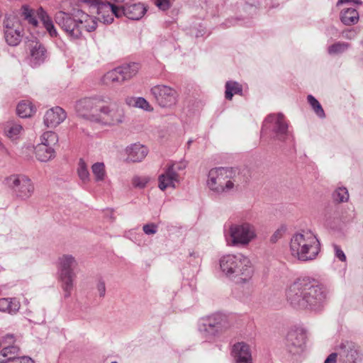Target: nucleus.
<instances>
[{
	"instance_id": "nucleus-1",
	"label": "nucleus",
	"mask_w": 363,
	"mask_h": 363,
	"mask_svg": "<svg viewBox=\"0 0 363 363\" xmlns=\"http://www.w3.org/2000/svg\"><path fill=\"white\" fill-rule=\"evenodd\" d=\"M286 299L296 309H319L326 298L325 289L315 280L299 278L286 290Z\"/></svg>"
},
{
	"instance_id": "nucleus-57",
	"label": "nucleus",
	"mask_w": 363,
	"mask_h": 363,
	"mask_svg": "<svg viewBox=\"0 0 363 363\" xmlns=\"http://www.w3.org/2000/svg\"><path fill=\"white\" fill-rule=\"evenodd\" d=\"M204 323H211V325H216V323L213 320V315L207 317L206 319H203Z\"/></svg>"
},
{
	"instance_id": "nucleus-49",
	"label": "nucleus",
	"mask_w": 363,
	"mask_h": 363,
	"mask_svg": "<svg viewBox=\"0 0 363 363\" xmlns=\"http://www.w3.org/2000/svg\"><path fill=\"white\" fill-rule=\"evenodd\" d=\"M82 1L90 6L96 7L97 9H99V6L101 4H105V2H102L101 0H82Z\"/></svg>"
},
{
	"instance_id": "nucleus-62",
	"label": "nucleus",
	"mask_w": 363,
	"mask_h": 363,
	"mask_svg": "<svg viewBox=\"0 0 363 363\" xmlns=\"http://www.w3.org/2000/svg\"><path fill=\"white\" fill-rule=\"evenodd\" d=\"M191 143H192V140H189V141H188V145L189 146V145L191 144Z\"/></svg>"
},
{
	"instance_id": "nucleus-9",
	"label": "nucleus",
	"mask_w": 363,
	"mask_h": 363,
	"mask_svg": "<svg viewBox=\"0 0 363 363\" xmlns=\"http://www.w3.org/2000/svg\"><path fill=\"white\" fill-rule=\"evenodd\" d=\"M339 361L340 363H362L363 362V352L361 347L356 342L345 340L337 347Z\"/></svg>"
},
{
	"instance_id": "nucleus-53",
	"label": "nucleus",
	"mask_w": 363,
	"mask_h": 363,
	"mask_svg": "<svg viewBox=\"0 0 363 363\" xmlns=\"http://www.w3.org/2000/svg\"><path fill=\"white\" fill-rule=\"evenodd\" d=\"M338 356V351L331 353L325 359V363H335Z\"/></svg>"
},
{
	"instance_id": "nucleus-6",
	"label": "nucleus",
	"mask_w": 363,
	"mask_h": 363,
	"mask_svg": "<svg viewBox=\"0 0 363 363\" xmlns=\"http://www.w3.org/2000/svg\"><path fill=\"white\" fill-rule=\"evenodd\" d=\"M233 169L228 168H216L209 171L208 186L211 190L222 193L228 191L234 186V182L231 180Z\"/></svg>"
},
{
	"instance_id": "nucleus-50",
	"label": "nucleus",
	"mask_w": 363,
	"mask_h": 363,
	"mask_svg": "<svg viewBox=\"0 0 363 363\" xmlns=\"http://www.w3.org/2000/svg\"><path fill=\"white\" fill-rule=\"evenodd\" d=\"M12 363H34V361L28 357H17Z\"/></svg>"
},
{
	"instance_id": "nucleus-46",
	"label": "nucleus",
	"mask_w": 363,
	"mask_h": 363,
	"mask_svg": "<svg viewBox=\"0 0 363 363\" xmlns=\"http://www.w3.org/2000/svg\"><path fill=\"white\" fill-rule=\"evenodd\" d=\"M155 4L162 11L167 10L172 5L169 0H155Z\"/></svg>"
},
{
	"instance_id": "nucleus-64",
	"label": "nucleus",
	"mask_w": 363,
	"mask_h": 363,
	"mask_svg": "<svg viewBox=\"0 0 363 363\" xmlns=\"http://www.w3.org/2000/svg\"><path fill=\"white\" fill-rule=\"evenodd\" d=\"M111 363H118L117 362L114 361V362H112Z\"/></svg>"
},
{
	"instance_id": "nucleus-2",
	"label": "nucleus",
	"mask_w": 363,
	"mask_h": 363,
	"mask_svg": "<svg viewBox=\"0 0 363 363\" xmlns=\"http://www.w3.org/2000/svg\"><path fill=\"white\" fill-rule=\"evenodd\" d=\"M221 271L238 284L248 282L254 273L250 259L242 254L226 255L220 259Z\"/></svg>"
},
{
	"instance_id": "nucleus-26",
	"label": "nucleus",
	"mask_w": 363,
	"mask_h": 363,
	"mask_svg": "<svg viewBox=\"0 0 363 363\" xmlns=\"http://www.w3.org/2000/svg\"><path fill=\"white\" fill-rule=\"evenodd\" d=\"M118 67L124 82L135 77L139 70V65L135 62L123 65Z\"/></svg>"
},
{
	"instance_id": "nucleus-33",
	"label": "nucleus",
	"mask_w": 363,
	"mask_h": 363,
	"mask_svg": "<svg viewBox=\"0 0 363 363\" xmlns=\"http://www.w3.org/2000/svg\"><path fill=\"white\" fill-rule=\"evenodd\" d=\"M40 144L53 147L58 142V136L52 131H47L40 137Z\"/></svg>"
},
{
	"instance_id": "nucleus-48",
	"label": "nucleus",
	"mask_w": 363,
	"mask_h": 363,
	"mask_svg": "<svg viewBox=\"0 0 363 363\" xmlns=\"http://www.w3.org/2000/svg\"><path fill=\"white\" fill-rule=\"evenodd\" d=\"M333 247L336 257L338 258L342 262L346 261V256L344 252L341 250V248L337 245H334Z\"/></svg>"
},
{
	"instance_id": "nucleus-43",
	"label": "nucleus",
	"mask_w": 363,
	"mask_h": 363,
	"mask_svg": "<svg viewBox=\"0 0 363 363\" xmlns=\"http://www.w3.org/2000/svg\"><path fill=\"white\" fill-rule=\"evenodd\" d=\"M143 230L146 235H154L157 231V225L154 223H147L143 225Z\"/></svg>"
},
{
	"instance_id": "nucleus-36",
	"label": "nucleus",
	"mask_w": 363,
	"mask_h": 363,
	"mask_svg": "<svg viewBox=\"0 0 363 363\" xmlns=\"http://www.w3.org/2000/svg\"><path fill=\"white\" fill-rule=\"evenodd\" d=\"M77 173L83 182L89 181V172L87 166L83 159H80L78 163Z\"/></svg>"
},
{
	"instance_id": "nucleus-40",
	"label": "nucleus",
	"mask_w": 363,
	"mask_h": 363,
	"mask_svg": "<svg viewBox=\"0 0 363 363\" xmlns=\"http://www.w3.org/2000/svg\"><path fill=\"white\" fill-rule=\"evenodd\" d=\"M150 179L147 177H140L135 176L133 178L132 183L133 185L139 189H143L145 187L146 184L148 183Z\"/></svg>"
},
{
	"instance_id": "nucleus-44",
	"label": "nucleus",
	"mask_w": 363,
	"mask_h": 363,
	"mask_svg": "<svg viewBox=\"0 0 363 363\" xmlns=\"http://www.w3.org/2000/svg\"><path fill=\"white\" fill-rule=\"evenodd\" d=\"M134 106L143 108L144 110H149L150 107L149 103L143 97L136 98Z\"/></svg>"
},
{
	"instance_id": "nucleus-61",
	"label": "nucleus",
	"mask_w": 363,
	"mask_h": 363,
	"mask_svg": "<svg viewBox=\"0 0 363 363\" xmlns=\"http://www.w3.org/2000/svg\"><path fill=\"white\" fill-rule=\"evenodd\" d=\"M203 35V34H202V33H201V31H199V33H196V37H199V35Z\"/></svg>"
},
{
	"instance_id": "nucleus-42",
	"label": "nucleus",
	"mask_w": 363,
	"mask_h": 363,
	"mask_svg": "<svg viewBox=\"0 0 363 363\" xmlns=\"http://www.w3.org/2000/svg\"><path fill=\"white\" fill-rule=\"evenodd\" d=\"M285 232L286 228L284 226H281L271 236L270 242L272 243L277 242L279 239H281L283 237Z\"/></svg>"
},
{
	"instance_id": "nucleus-16",
	"label": "nucleus",
	"mask_w": 363,
	"mask_h": 363,
	"mask_svg": "<svg viewBox=\"0 0 363 363\" xmlns=\"http://www.w3.org/2000/svg\"><path fill=\"white\" fill-rule=\"evenodd\" d=\"M67 118L65 111L60 107L55 106L48 109L44 116V124L48 128H55L62 123Z\"/></svg>"
},
{
	"instance_id": "nucleus-21",
	"label": "nucleus",
	"mask_w": 363,
	"mask_h": 363,
	"mask_svg": "<svg viewBox=\"0 0 363 363\" xmlns=\"http://www.w3.org/2000/svg\"><path fill=\"white\" fill-rule=\"evenodd\" d=\"M35 157L38 160L46 162L55 157L54 147H47L41 144H38L35 148Z\"/></svg>"
},
{
	"instance_id": "nucleus-17",
	"label": "nucleus",
	"mask_w": 363,
	"mask_h": 363,
	"mask_svg": "<svg viewBox=\"0 0 363 363\" xmlns=\"http://www.w3.org/2000/svg\"><path fill=\"white\" fill-rule=\"evenodd\" d=\"M119 10L121 11V17L124 16L133 21L140 20L146 12V8L140 3L126 4L123 6H119Z\"/></svg>"
},
{
	"instance_id": "nucleus-23",
	"label": "nucleus",
	"mask_w": 363,
	"mask_h": 363,
	"mask_svg": "<svg viewBox=\"0 0 363 363\" xmlns=\"http://www.w3.org/2000/svg\"><path fill=\"white\" fill-rule=\"evenodd\" d=\"M21 304L16 298H4L0 299V311L10 314L18 311Z\"/></svg>"
},
{
	"instance_id": "nucleus-11",
	"label": "nucleus",
	"mask_w": 363,
	"mask_h": 363,
	"mask_svg": "<svg viewBox=\"0 0 363 363\" xmlns=\"http://www.w3.org/2000/svg\"><path fill=\"white\" fill-rule=\"evenodd\" d=\"M7 184L22 199L29 198L34 191L31 180L24 175L10 176L7 178Z\"/></svg>"
},
{
	"instance_id": "nucleus-32",
	"label": "nucleus",
	"mask_w": 363,
	"mask_h": 363,
	"mask_svg": "<svg viewBox=\"0 0 363 363\" xmlns=\"http://www.w3.org/2000/svg\"><path fill=\"white\" fill-rule=\"evenodd\" d=\"M91 171L96 182H102L106 176L105 165L103 162H96L91 166Z\"/></svg>"
},
{
	"instance_id": "nucleus-10",
	"label": "nucleus",
	"mask_w": 363,
	"mask_h": 363,
	"mask_svg": "<svg viewBox=\"0 0 363 363\" xmlns=\"http://www.w3.org/2000/svg\"><path fill=\"white\" fill-rule=\"evenodd\" d=\"M150 92L157 104L162 108H172L178 101L179 94L171 86L156 85L151 89Z\"/></svg>"
},
{
	"instance_id": "nucleus-34",
	"label": "nucleus",
	"mask_w": 363,
	"mask_h": 363,
	"mask_svg": "<svg viewBox=\"0 0 363 363\" xmlns=\"http://www.w3.org/2000/svg\"><path fill=\"white\" fill-rule=\"evenodd\" d=\"M84 24H62V28L70 36L77 38L82 35Z\"/></svg>"
},
{
	"instance_id": "nucleus-13",
	"label": "nucleus",
	"mask_w": 363,
	"mask_h": 363,
	"mask_svg": "<svg viewBox=\"0 0 363 363\" xmlns=\"http://www.w3.org/2000/svg\"><path fill=\"white\" fill-rule=\"evenodd\" d=\"M274 123L273 133H274V139L285 142L290 133L288 130V124L284 120V116L282 113L276 115H269L265 120V123Z\"/></svg>"
},
{
	"instance_id": "nucleus-15",
	"label": "nucleus",
	"mask_w": 363,
	"mask_h": 363,
	"mask_svg": "<svg viewBox=\"0 0 363 363\" xmlns=\"http://www.w3.org/2000/svg\"><path fill=\"white\" fill-rule=\"evenodd\" d=\"M306 334L301 330H291L286 335V347L293 354H298L303 350Z\"/></svg>"
},
{
	"instance_id": "nucleus-45",
	"label": "nucleus",
	"mask_w": 363,
	"mask_h": 363,
	"mask_svg": "<svg viewBox=\"0 0 363 363\" xmlns=\"http://www.w3.org/2000/svg\"><path fill=\"white\" fill-rule=\"evenodd\" d=\"M96 290L99 293V295L101 298H104L106 294V284L105 281L102 279H99L96 285Z\"/></svg>"
},
{
	"instance_id": "nucleus-8",
	"label": "nucleus",
	"mask_w": 363,
	"mask_h": 363,
	"mask_svg": "<svg viewBox=\"0 0 363 363\" xmlns=\"http://www.w3.org/2000/svg\"><path fill=\"white\" fill-rule=\"evenodd\" d=\"M229 233L233 245H247L257 236L255 227L247 222L232 225L229 228Z\"/></svg>"
},
{
	"instance_id": "nucleus-18",
	"label": "nucleus",
	"mask_w": 363,
	"mask_h": 363,
	"mask_svg": "<svg viewBox=\"0 0 363 363\" xmlns=\"http://www.w3.org/2000/svg\"><path fill=\"white\" fill-rule=\"evenodd\" d=\"M5 39L11 46L17 45L23 37V28L21 24H6L4 30Z\"/></svg>"
},
{
	"instance_id": "nucleus-52",
	"label": "nucleus",
	"mask_w": 363,
	"mask_h": 363,
	"mask_svg": "<svg viewBox=\"0 0 363 363\" xmlns=\"http://www.w3.org/2000/svg\"><path fill=\"white\" fill-rule=\"evenodd\" d=\"M78 12L82 14V16L78 19L74 20V23H84V22L86 23L90 20V18L87 14H86L82 11H78Z\"/></svg>"
},
{
	"instance_id": "nucleus-5",
	"label": "nucleus",
	"mask_w": 363,
	"mask_h": 363,
	"mask_svg": "<svg viewBox=\"0 0 363 363\" xmlns=\"http://www.w3.org/2000/svg\"><path fill=\"white\" fill-rule=\"evenodd\" d=\"M98 122L107 125H118L125 121V115L123 107L108 96H103Z\"/></svg>"
},
{
	"instance_id": "nucleus-63",
	"label": "nucleus",
	"mask_w": 363,
	"mask_h": 363,
	"mask_svg": "<svg viewBox=\"0 0 363 363\" xmlns=\"http://www.w3.org/2000/svg\"><path fill=\"white\" fill-rule=\"evenodd\" d=\"M33 27H35L38 24L36 23H34V24H32Z\"/></svg>"
},
{
	"instance_id": "nucleus-54",
	"label": "nucleus",
	"mask_w": 363,
	"mask_h": 363,
	"mask_svg": "<svg viewBox=\"0 0 363 363\" xmlns=\"http://www.w3.org/2000/svg\"><path fill=\"white\" fill-rule=\"evenodd\" d=\"M342 35L345 38H349V39H352V38H354L355 37L356 32L354 30H352V29L345 30H344L342 32Z\"/></svg>"
},
{
	"instance_id": "nucleus-29",
	"label": "nucleus",
	"mask_w": 363,
	"mask_h": 363,
	"mask_svg": "<svg viewBox=\"0 0 363 363\" xmlns=\"http://www.w3.org/2000/svg\"><path fill=\"white\" fill-rule=\"evenodd\" d=\"M22 130L23 128L20 124L12 121L7 122L4 127V132L6 135L11 139L17 138Z\"/></svg>"
},
{
	"instance_id": "nucleus-38",
	"label": "nucleus",
	"mask_w": 363,
	"mask_h": 363,
	"mask_svg": "<svg viewBox=\"0 0 363 363\" xmlns=\"http://www.w3.org/2000/svg\"><path fill=\"white\" fill-rule=\"evenodd\" d=\"M307 99L315 113L319 117H324L325 113L320 103L312 95H308Z\"/></svg>"
},
{
	"instance_id": "nucleus-7",
	"label": "nucleus",
	"mask_w": 363,
	"mask_h": 363,
	"mask_svg": "<svg viewBox=\"0 0 363 363\" xmlns=\"http://www.w3.org/2000/svg\"><path fill=\"white\" fill-rule=\"evenodd\" d=\"M103 96L84 98L76 103L75 110L79 116L86 120L98 122Z\"/></svg>"
},
{
	"instance_id": "nucleus-28",
	"label": "nucleus",
	"mask_w": 363,
	"mask_h": 363,
	"mask_svg": "<svg viewBox=\"0 0 363 363\" xmlns=\"http://www.w3.org/2000/svg\"><path fill=\"white\" fill-rule=\"evenodd\" d=\"M340 19L342 23H354L359 19V13L355 9H345L341 12Z\"/></svg>"
},
{
	"instance_id": "nucleus-30",
	"label": "nucleus",
	"mask_w": 363,
	"mask_h": 363,
	"mask_svg": "<svg viewBox=\"0 0 363 363\" xmlns=\"http://www.w3.org/2000/svg\"><path fill=\"white\" fill-rule=\"evenodd\" d=\"M16 111L21 118H28L31 116L35 111L30 102L22 101L18 104Z\"/></svg>"
},
{
	"instance_id": "nucleus-31",
	"label": "nucleus",
	"mask_w": 363,
	"mask_h": 363,
	"mask_svg": "<svg viewBox=\"0 0 363 363\" xmlns=\"http://www.w3.org/2000/svg\"><path fill=\"white\" fill-rule=\"evenodd\" d=\"M200 330L203 333L204 337L208 340H213L216 336L220 334V332L218 329L215 328V325H211V323H202L201 326Z\"/></svg>"
},
{
	"instance_id": "nucleus-59",
	"label": "nucleus",
	"mask_w": 363,
	"mask_h": 363,
	"mask_svg": "<svg viewBox=\"0 0 363 363\" xmlns=\"http://www.w3.org/2000/svg\"><path fill=\"white\" fill-rule=\"evenodd\" d=\"M13 335H7L6 337V341L9 343L13 342Z\"/></svg>"
},
{
	"instance_id": "nucleus-39",
	"label": "nucleus",
	"mask_w": 363,
	"mask_h": 363,
	"mask_svg": "<svg viewBox=\"0 0 363 363\" xmlns=\"http://www.w3.org/2000/svg\"><path fill=\"white\" fill-rule=\"evenodd\" d=\"M348 44L345 43H337L328 48L330 55L340 54L345 51L348 48Z\"/></svg>"
},
{
	"instance_id": "nucleus-4",
	"label": "nucleus",
	"mask_w": 363,
	"mask_h": 363,
	"mask_svg": "<svg viewBox=\"0 0 363 363\" xmlns=\"http://www.w3.org/2000/svg\"><path fill=\"white\" fill-rule=\"evenodd\" d=\"M77 265V261L71 255H63L58 259L57 279L64 292L65 298H69L74 289L77 277L74 269Z\"/></svg>"
},
{
	"instance_id": "nucleus-37",
	"label": "nucleus",
	"mask_w": 363,
	"mask_h": 363,
	"mask_svg": "<svg viewBox=\"0 0 363 363\" xmlns=\"http://www.w3.org/2000/svg\"><path fill=\"white\" fill-rule=\"evenodd\" d=\"M333 200L337 203L346 202L349 199L347 189L345 187L337 188L333 194Z\"/></svg>"
},
{
	"instance_id": "nucleus-51",
	"label": "nucleus",
	"mask_w": 363,
	"mask_h": 363,
	"mask_svg": "<svg viewBox=\"0 0 363 363\" xmlns=\"http://www.w3.org/2000/svg\"><path fill=\"white\" fill-rule=\"evenodd\" d=\"M50 36L54 37L57 35V31L54 27V24H43Z\"/></svg>"
},
{
	"instance_id": "nucleus-12",
	"label": "nucleus",
	"mask_w": 363,
	"mask_h": 363,
	"mask_svg": "<svg viewBox=\"0 0 363 363\" xmlns=\"http://www.w3.org/2000/svg\"><path fill=\"white\" fill-rule=\"evenodd\" d=\"M113 17L117 18L121 17L119 6L111 2H105L99 6L97 11V16L91 21L92 23H112Z\"/></svg>"
},
{
	"instance_id": "nucleus-35",
	"label": "nucleus",
	"mask_w": 363,
	"mask_h": 363,
	"mask_svg": "<svg viewBox=\"0 0 363 363\" xmlns=\"http://www.w3.org/2000/svg\"><path fill=\"white\" fill-rule=\"evenodd\" d=\"M213 320L216 323L215 328L223 332L229 327L227 317L221 313L213 314Z\"/></svg>"
},
{
	"instance_id": "nucleus-22",
	"label": "nucleus",
	"mask_w": 363,
	"mask_h": 363,
	"mask_svg": "<svg viewBox=\"0 0 363 363\" xmlns=\"http://www.w3.org/2000/svg\"><path fill=\"white\" fill-rule=\"evenodd\" d=\"M20 348L16 345H11L4 347L0 351V363H5L6 362H14L18 354Z\"/></svg>"
},
{
	"instance_id": "nucleus-55",
	"label": "nucleus",
	"mask_w": 363,
	"mask_h": 363,
	"mask_svg": "<svg viewBox=\"0 0 363 363\" xmlns=\"http://www.w3.org/2000/svg\"><path fill=\"white\" fill-rule=\"evenodd\" d=\"M273 0H261L258 2L259 6L264 7H274L275 5L272 3Z\"/></svg>"
},
{
	"instance_id": "nucleus-58",
	"label": "nucleus",
	"mask_w": 363,
	"mask_h": 363,
	"mask_svg": "<svg viewBox=\"0 0 363 363\" xmlns=\"http://www.w3.org/2000/svg\"><path fill=\"white\" fill-rule=\"evenodd\" d=\"M97 24H89L86 28L88 32H91L96 30Z\"/></svg>"
},
{
	"instance_id": "nucleus-14",
	"label": "nucleus",
	"mask_w": 363,
	"mask_h": 363,
	"mask_svg": "<svg viewBox=\"0 0 363 363\" xmlns=\"http://www.w3.org/2000/svg\"><path fill=\"white\" fill-rule=\"evenodd\" d=\"M182 169L181 167L175 168L174 164H169L164 169V172L159 176V188L164 191L167 187H176V183L179 182V175L177 170Z\"/></svg>"
},
{
	"instance_id": "nucleus-3",
	"label": "nucleus",
	"mask_w": 363,
	"mask_h": 363,
	"mask_svg": "<svg viewBox=\"0 0 363 363\" xmlns=\"http://www.w3.org/2000/svg\"><path fill=\"white\" fill-rule=\"evenodd\" d=\"M319 241L309 231L295 234L291 239L290 249L294 257L301 261L314 259L320 251Z\"/></svg>"
},
{
	"instance_id": "nucleus-27",
	"label": "nucleus",
	"mask_w": 363,
	"mask_h": 363,
	"mask_svg": "<svg viewBox=\"0 0 363 363\" xmlns=\"http://www.w3.org/2000/svg\"><path fill=\"white\" fill-rule=\"evenodd\" d=\"M242 88L239 83L233 81L226 82L225 96L227 99L231 100L234 94L242 95Z\"/></svg>"
},
{
	"instance_id": "nucleus-25",
	"label": "nucleus",
	"mask_w": 363,
	"mask_h": 363,
	"mask_svg": "<svg viewBox=\"0 0 363 363\" xmlns=\"http://www.w3.org/2000/svg\"><path fill=\"white\" fill-rule=\"evenodd\" d=\"M102 82L106 85H109L113 83L122 84L124 82L121 72L119 70V67H116L106 72L102 77Z\"/></svg>"
},
{
	"instance_id": "nucleus-56",
	"label": "nucleus",
	"mask_w": 363,
	"mask_h": 363,
	"mask_svg": "<svg viewBox=\"0 0 363 363\" xmlns=\"http://www.w3.org/2000/svg\"><path fill=\"white\" fill-rule=\"evenodd\" d=\"M135 99L136 98L134 97H127L125 101L127 105L134 106V104H135Z\"/></svg>"
},
{
	"instance_id": "nucleus-24",
	"label": "nucleus",
	"mask_w": 363,
	"mask_h": 363,
	"mask_svg": "<svg viewBox=\"0 0 363 363\" xmlns=\"http://www.w3.org/2000/svg\"><path fill=\"white\" fill-rule=\"evenodd\" d=\"M28 48L31 57L36 62L43 61L45 55V49L40 43L31 41L28 45Z\"/></svg>"
},
{
	"instance_id": "nucleus-47",
	"label": "nucleus",
	"mask_w": 363,
	"mask_h": 363,
	"mask_svg": "<svg viewBox=\"0 0 363 363\" xmlns=\"http://www.w3.org/2000/svg\"><path fill=\"white\" fill-rule=\"evenodd\" d=\"M37 15L42 23H50L49 17L43 8L40 7L38 9Z\"/></svg>"
},
{
	"instance_id": "nucleus-19",
	"label": "nucleus",
	"mask_w": 363,
	"mask_h": 363,
	"mask_svg": "<svg viewBox=\"0 0 363 363\" xmlns=\"http://www.w3.org/2000/svg\"><path fill=\"white\" fill-rule=\"evenodd\" d=\"M233 353L236 363H252L250 347L244 342H238L233 346Z\"/></svg>"
},
{
	"instance_id": "nucleus-41",
	"label": "nucleus",
	"mask_w": 363,
	"mask_h": 363,
	"mask_svg": "<svg viewBox=\"0 0 363 363\" xmlns=\"http://www.w3.org/2000/svg\"><path fill=\"white\" fill-rule=\"evenodd\" d=\"M22 13L25 17V20L28 21V23H38V21L33 18V10L30 9L28 6L23 5L22 6Z\"/></svg>"
},
{
	"instance_id": "nucleus-60",
	"label": "nucleus",
	"mask_w": 363,
	"mask_h": 363,
	"mask_svg": "<svg viewBox=\"0 0 363 363\" xmlns=\"http://www.w3.org/2000/svg\"><path fill=\"white\" fill-rule=\"evenodd\" d=\"M347 0H339L337 2V5L340 4H343L344 2L347 1Z\"/></svg>"
},
{
	"instance_id": "nucleus-20",
	"label": "nucleus",
	"mask_w": 363,
	"mask_h": 363,
	"mask_svg": "<svg viewBox=\"0 0 363 363\" xmlns=\"http://www.w3.org/2000/svg\"><path fill=\"white\" fill-rule=\"evenodd\" d=\"M147 148L144 145L134 144L127 149V159L133 162H140L147 156Z\"/></svg>"
}]
</instances>
